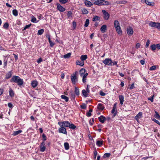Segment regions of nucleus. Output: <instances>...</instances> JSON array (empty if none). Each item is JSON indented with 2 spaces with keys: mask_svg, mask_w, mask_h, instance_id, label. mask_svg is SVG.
Returning a JSON list of instances; mask_svg holds the SVG:
<instances>
[{
  "mask_svg": "<svg viewBox=\"0 0 160 160\" xmlns=\"http://www.w3.org/2000/svg\"><path fill=\"white\" fill-rule=\"evenodd\" d=\"M10 81L11 82L17 83V85L20 87L22 86L24 83L22 79L21 78L19 77L16 76H13L10 79Z\"/></svg>",
  "mask_w": 160,
  "mask_h": 160,
  "instance_id": "obj_1",
  "label": "nucleus"
},
{
  "mask_svg": "<svg viewBox=\"0 0 160 160\" xmlns=\"http://www.w3.org/2000/svg\"><path fill=\"white\" fill-rule=\"evenodd\" d=\"M77 73L78 72L76 71L75 73L70 76L72 83L73 84H75L78 81V78L76 76Z\"/></svg>",
  "mask_w": 160,
  "mask_h": 160,
  "instance_id": "obj_2",
  "label": "nucleus"
},
{
  "mask_svg": "<svg viewBox=\"0 0 160 160\" xmlns=\"http://www.w3.org/2000/svg\"><path fill=\"white\" fill-rule=\"evenodd\" d=\"M149 25L150 26L156 28L160 30V23L151 22Z\"/></svg>",
  "mask_w": 160,
  "mask_h": 160,
  "instance_id": "obj_3",
  "label": "nucleus"
},
{
  "mask_svg": "<svg viewBox=\"0 0 160 160\" xmlns=\"http://www.w3.org/2000/svg\"><path fill=\"white\" fill-rule=\"evenodd\" d=\"M70 123L69 121H65L63 122H58L59 125H62L65 128L69 127Z\"/></svg>",
  "mask_w": 160,
  "mask_h": 160,
  "instance_id": "obj_4",
  "label": "nucleus"
},
{
  "mask_svg": "<svg viewBox=\"0 0 160 160\" xmlns=\"http://www.w3.org/2000/svg\"><path fill=\"white\" fill-rule=\"evenodd\" d=\"M102 62L105 65L108 66H112V61L110 58H106Z\"/></svg>",
  "mask_w": 160,
  "mask_h": 160,
  "instance_id": "obj_5",
  "label": "nucleus"
},
{
  "mask_svg": "<svg viewBox=\"0 0 160 160\" xmlns=\"http://www.w3.org/2000/svg\"><path fill=\"white\" fill-rule=\"evenodd\" d=\"M60 126V128L58 129V132L60 133H62L65 134H67V131L66 129L62 125H59Z\"/></svg>",
  "mask_w": 160,
  "mask_h": 160,
  "instance_id": "obj_6",
  "label": "nucleus"
},
{
  "mask_svg": "<svg viewBox=\"0 0 160 160\" xmlns=\"http://www.w3.org/2000/svg\"><path fill=\"white\" fill-rule=\"evenodd\" d=\"M102 12L103 13L104 16L103 18L105 20H108L109 19L110 17V14L108 12L104 10H102Z\"/></svg>",
  "mask_w": 160,
  "mask_h": 160,
  "instance_id": "obj_7",
  "label": "nucleus"
},
{
  "mask_svg": "<svg viewBox=\"0 0 160 160\" xmlns=\"http://www.w3.org/2000/svg\"><path fill=\"white\" fill-rule=\"evenodd\" d=\"M127 32L128 35L131 36L133 33L132 28L131 26L128 27L127 28Z\"/></svg>",
  "mask_w": 160,
  "mask_h": 160,
  "instance_id": "obj_8",
  "label": "nucleus"
},
{
  "mask_svg": "<svg viewBox=\"0 0 160 160\" xmlns=\"http://www.w3.org/2000/svg\"><path fill=\"white\" fill-rule=\"evenodd\" d=\"M56 5L57 9L59 10L60 12H63L65 10V8L61 6L59 3H57Z\"/></svg>",
  "mask_w": 160,
  "mask_h": 160,
  "instance_id": "obj_9",
  "label": "nucleus"
},
{
  "mask_svg": "<svg viewBox=\"0 0 160 160\" xmlns=\"http://www.w3.org/2000/svg\"><path fill=\"white\" fill-rule=\"evenodd\" d=\"M40 151L42 152H43L45 151L46 147H45V143L42 142L39 146Z\"/></svg>",
  "mask_w": 160,
  "mask_h": 160,
  "instance_id": "obj_10",
  "label": "nucleus"
},
{
  "mask_svg": "<svg viewBox=\"0 0 160 160\" xmlns=\"http://www.w3.org/2000/svg\"><path fill=\"white\" fill-rule=\"evenodd\" d=\"M91 1L95 4L99 6H102V0H91Z\"/></svg>",
  "mask_w": 160,
  "mask_h": 160,
  "instance_id": "obj_11",
  "label": "nucleus"
},
{
  "mask_svg": "<svg viewBox=\"0 0 160 160\" xmlns=\"http://www.w3.org/2000/svg\"><path fill=\"white\" fill-rule=\"evenodd\" d=\"M38 84V82L37 80H33L31 82V85L33 88H35L37 86Z\"/></svg>",
  "mask_w": 160,
  "mask_h": 160,
  "instance_id": "obj_12",
  "label": "nucleus"
},
{
  "mask_svg": "<svg viewBox=\"0 0 160 160\" xmlns=\"http://www.w3.org/2000/svg\"><path fill=\"white\" fill-rule=\"evenodd\" d=\"M98 119L99 121L102 123H104L106 119V118L102 115L99 117Z\"/></svg>",
  "mask_w": 160,
  "mask_h": 160,
  "instance_id": "obj_13",
  "label": "nucleus"
},
{
  "mask_svg": "<svg viewBox=\"0 0 160 160\" xmlns=\"http://www.w3.org/2000/svg\"><path fill=\"white\" fill-rule=\"evenodd\" d=\"M107 27L106 25H103L100 28V30L102 33H104L107 31Z\"/></svg>",
  "mask_w": 160,
  "mask_h": 160,
  "instance_id": "obj_14",
  "label": "nucleus"
},
{
  "mask_svg": "<svg viewBox=\"0 0 160 160\" xmlns=\"http://www.w3.org/2000/svg\"><path fill=\"white\" fill-rule=\"evenodd\" d=\"M115 28L118 33V34L121 35L122 34V31L120 26L118 27L117 26Z\"/></svg>",
  "mask_w": 160,
  "mask_h": 160,
  "instance_id": "obj_15",
  "label": "nucleus"
},
{
  "mask_svg": "<svg viewBox=\"0 0 160 160\" xmlns=\"http://www.w3.org/2000/svg\"><path fill=\"white\" fill-rule=\"evenodd\" d=\"M9 96L11 97L12 98L15 95L14 92L13 91V90L11 88H10L9 90Z\"/></svg>",
  "mask_w": 160,
  "mask_h": 160,
  "instance_id": "obj_16",
  "label": "nucleus"
},
{
  "mask_svg": "<svg viewBox=\"0 0 160 160\" xmlns=\"http://www.w3.org/2000/svg\"><path fill=\"white\" fill-rule=\"evenodd\" d=\"M142 112H139L137 115L135 117V119L138 121L139 118L142 117Z\"/></svg>",
  "mask_w": 160,
  "mask_h": 160,
  "instance_id": "obj_17",
  "label": "nucleus"
},
{
  "mask_svg": "<svg viewBox=\"0 0 160 160\" xmlns=\"http://www.w3.org/2000/svg\"><path fill=\"white\" fill-rule=\"evenodd\" d=\"M12 71H10L8 72L6 74L5 78L8 79L10 78L12 76Z\"/></svg>",
  "mask_w": 160,
  "mask_h": 160,
  "instance_id": "obj_18",
  "label": "nucleus"
},
{
  "mask_svg": "<svg viewBox=\"0 0 160 160\" xmlns=\"http://www.w3.org/2000/svg\"><path fill=\"white\" fill-rule=\"evenodd\" d=\"M85 4L86 6L88 7H90L93 5L90 1L88 0H86L85 1Z\"/></svg>",
  "mask_w": 160,
  "mask_h": 160,
  "instance_id": "obj_19",
  "label": "nucleus"
},
{
  "mask_svg": "<svg viewBox=\"0 0 160 160\" xmlns=\"http://www.w3.org/2000/svg\"><path fill=\"white\" fill-rule=\"evenodd\" d=\"M103 141L102 140H97V141L96 144L97 145L98 147H101L103 145Z\"/></svg>",
  "mask_w": 160,
  "mask_h": 160,
  "instance_id": "obj_20",
  "label": "nucleus"
},
{
  "mask_svg": "<svg viewBox=\"0 0 160 160\" xmlns=\"http://www.w3.org/2000/svg\"><path fill=\"white\" fill-rule=\"evenodd\" d=\"M97 108L98 109L102 111L104 108V107L103 105L101 103H98V105Z\"/></svg>",
  "mask_w": 160,
  "mask_h": 160,
  "instance_id": "obj_21",
  "label": "nucleus"
},
{
  "mask_svg": "<svg viewBox=\"0 0 160 160\" xmlns=\"http://www.w3.org/2000/svg\"><path fill=\"white\" fill-rule=\"evenodd\" d=\"M119 98L120 101V103L121 105H122L124 101V97L122 95H120L119 96Z\"/></svg>",
  "mask_w": 160,
  "mask_h": 160,
  "instance_id": "obj_22",
  "label": "nucleus"
},
{
  "mask_svg": "<svg viewBox=\"0 0 160 160\" xmlns=\"http://www.w3.org/2000/svg\"><path fill=\"white\" fill-rule=\"evenodd\" d=\"M102 5H108L111 4V3L107 1L102 0Z\"/></svg>",
  "mask_w": 160,
  "mask_h": 160,
  "instance_id": "obj_23",
  "label": "nucleus"
},
{
  "mask_svg": "<svg viewBox=\"0 0 160 160\" xmlns=\"http://www.w3.org/2000/svg\"><path fill=\"white\" fill-rule=\"evenodd\" d=\"M86 70L84 68H82L79 71L80 74L81 76L82 77L85 74Z\"/></svg>",
  "mask_w": 160,
  "mask_h": 160,
  "instance_id": "obj_24",
  "label": "nucleus"
},
{
  "mask_svg": "<svg viewBox=\"0 0 160 160\" xmlns=\"http://www.w3.org/2000/svg\"><path fill=\"white\" fill-rule=\"evenodd\" d=\"M100 18L99 17L95 16L93 17L92 21L94 22H96L97 21H99L100 20Z\"/></svg>",
  "mask_w": 160,
  "mask_h": 160,
  "instance_id": "obj_25",
  "label": "nucleus"
},
{
  "mask_svg": "<svg viewBox=\"0 0 160 160\" xmlns=\"http://www.w3.org/2000/svg\"><path fill=\"white\" fill-rule=\"evenodd\" d=\"M84 62H82L79 60L77 61L76 62L77 65H79L80 66H83L84 65Z\"/></svg>",
  "mask_w": 160,
  "mask_h": 160,
  "instance_id": "obj_26",
  "label": "nucleus"
},
{
  "mask_svg": "<svg viewBox=\"0 0 160 160\" xmlns=\"http://www.w3.org/2000/svg\"><path fill=\"white\" fill-rule=\"evenodd\" d=\"M88 75V73H86L83 75L82 79V81L83 83H85L86 82V78H87V77Z\"/></svg>",
  "mask_w": 160,
  "mask_h": 160,
  "instance_id": "obj_27",
  "label": "nucleus"
},
{
  "mask_svg": "<svg viewBox=\"0 0 160 160\" xmlns=\"http://www.w3.org/2000/svg\"><path fill=\"white\" fill-rule=\"evenodd\" d=\"M70 96L72 100H75V94L72 92H70Z\"/></svg>",
  "mask_w": 160,
  "mask_h": 160,
  "instance_id": "obj_28",
  "label": "nucleus"
},
{
  "mask_svg": "<svg viewBox=\"0 0 160 160\" xmlns=\"http://www.w3.org/2000/svg\"><path fill=\"white\" fill-rule=\"evenodd\" d=\"M22 132V130H19L18 131L14 132L12 135L14 136H15L21 133Z\"/></svg>",
  "mask_w": 160,
  "mask_h": 160,
  "instance_id": "obj_29",
  "label": "nucleus"
},
{
  "mask_svg": "<svg viewBox=\"0 0 160 160\" xmlns=\"http://www.w3.org/2000/svg\"><path fill=\"white\" fill-rule=\"evenodd\" d=\"M65 149L66 150H68L69 148V143L68 142H65L64 143Z\"/></svg>",
  "mask_w": 160,
  "mask_h": 160,
  "instance_id": "obj_30",
  "label": "nucleus"
},
{
  "mask_svg": "<svg viewBox=\"0 0 160 160\" xmlns=\"http://www.w3.org/2000/svg\"><path fill=\"white\" fill-rule=\"evenodd\" d=\"M61 98L62 99H64L65 102H68V98L64 95H61Z\"/></svg>",
  "mask_w": 160,
  "mask_h": 160,
  "instance_id": "obj_31",
  "label": "nucleus"
},
{
  "mask_svg": "<svg viewBox=\"0 0 160 160\" xmlns=\"http://www.w3.org/2000/svg\"><path fill=\"white\" fill-rule=\"evenodd\" d=\"M88 58L87 55H82L80 57V59L82 61L84 62V61L86 60Z\"/></svg>",
  "mask_w": 160,
  "mask_h": 160,
  "instance_id": "obj_32",
  "label": "nucleus"
},
{
  "mask_svg": "<svg viewBox=\"0 0 160 160\" xmlns=\"http://www.w3.org/2000/svg\"><path fill=\"white\" fill-rule=\"evenodd\" d=\"M145 2L147 5L151 6H153L154 5V3L149 2L148 0H145Z\"/></svg>",
  "mask_w": 160,
  "mask_h": 160,
  "instance_id": "obj_33",
  "label": "nucleus"
},
{
  "mask_svg": "<svg viewBox=\"0 0 160 160\" xmlns=\"http://www.w3.org/2000/svg\"><path fill=\"white\" fill-rule=\"evenodd\" d=\"M116 108H113L112 109L111 111V112L113 114V117H115L116 116L117 114V111L116 110L115 111V110L116 109Z\"/></svg>",
  "mask_w": 160,
  "mask_h": 160,
  "instance_id": "obj_34",
  "label": "nucleus"
},
{
  "mask_svg": "<svg viewBox=\"0 0 160 160\" xmlns=\"http://www.w3.org/2000/svg\"><path fill=\"white\" fill-rule=\"evenodd\" d=\"M155 114L154 115V117L157 119L160 120V116L159 115L158 112L157 111L155 112Z\"/></svg>",
  "mask_w": 160,
  "mask_h": 160,
  "instance_id": "obj_35",
  "label": "nucleus"
},
{
  "mask_svg": "<svg viewBox=\"0 0 160 160\" xmlns=\"http://www.w3.org/2000/svg\"><path fill=\"white\" fill-rule=\"evenodd\" d=\"M114 26L115 28L117 26L118 27L120 26V23L117 20H115L114 22Z\"/></svg>",
  "mask_w": 160,
  "mask_h": 160,
  "instance_id": "obj_36",
  "label": "nucleus"
},
{
  "mask_svg": "<svg viewBox=\"0 0 160 160\" xmlns=\"http://www.w3.org/2000/svg\"><path fill=\"white\" fill-rule=\"evenodd\" d=\"M69 128L73 130H74L76 128V126L73 124H70Z\"/></svg>",
  "mask_w": 160,
  "mask_h": 160,
  "instance_id": "obj_37",
  "label": "nucleus"
},
{
  "mask_svg": "<svg viewBox=\"0 0 160 160\" xmlns=\"http://www.w3.org/2000/svg\"><path fill=\"white\" fill-rule=\"evenodd\" d=\"M75 92L77 96H78L79 94V88L76 87H75Z\"/></svg>",
  "mask_w": 160,
  "mask_h": 160,
  "instance_id": "obj_38",
  "label": "nucleus"
},
{
  "mask_svg": "<svg viewBox=\"0 0 160 160\" xmlns=\"http://www.w3.org/2000/svg\"><path fill=\"white\" fill-rule=\"evenodd\" d=\"M82 13L83 14H86L88 13V12L85 8H83L82 10Z\"/></svg>",
  "mask_w": 160,
  "mask_h": 160,
  "instance_id": "obj_39",
  "label": "nucleus"
},
{
  "mask_svg": "<svg viewBox=\"0 0 160 160\" xmlns=\"http://www.w3.org/2000/svg\"><path fill=\"white\" fill-rule=\"evenodd\" d=\"M44 30L43 29H42L38 30L37 34L38 35H41L43 33Z\"/></svg>",
  "mask_w": 160,
  "mask_h": 160,
  "instance_id": "obj_40",
  "label": "nucleus"
},
{
  "mask_svg": "<svg viewBox=\"0 0 160 160\" xmlns=\"http://www.w3.org/2000/svg\"><path fill=\"white\" fill-rule=\"evenodd\" d=\"M82 92L83 96L86 97L88 96V92L84 89H83L82 91Z\"/></svg>",
  "mask_w": 160,
  "mask_h": 160,
  "instance_id": "obj_41",
  "label": "nucleus"
},
{
  "mask_svg": "<svg viewBox=\"0 0 160 160\" xmlns=\"http://www.w3.org/2000/svg\"><path fill=\"white\" fill-rule=\"evenodd\" d=\"M13 14L15 16H17L18 15V11L15 9L12 10Z\"/></svg>",
  "mask_w": 160,
  "mask_h": 160,
  "instance_id": "obj_42",
  "label": "nucleus"
},
{
  "mask_svg": "<svg viewBox=\"0 0 160 160\" xmlns=\"http://www.w3.org/2000/svg\"><path fill=\"white\" fill-rule=\"evenodd\" d=\"M72 12L71 11H69L67 13V16L68 18H72Z\"/></svg>",
  "mask_w": 160,
  "mask_h": 160,
  "instance_id": "obj_43",
  "label": "nucleus"
},
{
  "mask_svg": "<svg viewBox=\"0 0 160 160\" xmlns=\"http://www.w3.org/2000/svg\"><path fill=\"white\" fill-rule=\"evenodd\" d=\"M9 24L8 22H6L3 26V27L5 29H8V28Z\"/></svg>",
  "mask_w": 160,
  "mask_h": 160,
  "instance_id": "obj_44",
  "label": "nucleus"
},
{
  "mask_svg": "<svg viewBox=\"0 0 160 160\" xmlns=\"http://www.w3.org/2000/svg\"><path fill=\"white\" fill-rule=\"evenodd\" d=\"M89 23V20L88 19H87L86 20L85 22V24L84 25V26L85 27H87L88 26Z\"/></svg>",
  "mask_w": 160,
  "mask_h": 160,
  "instance_id": "obj_45",
  "label": "nucleus"
},
{
  "mask_svg": "<svg viewBox=\"0 0 160 160\" xmlns=\"http://www.w3.org/2000/svg\"><path fill=\"white\" fill-rule=\"evenodd\" d=\"M71 53H67V54H65L64 55V58H69L71 55Z\"/></svg>",
  "mask_w": 160,
  "mask_h": 160,
  "instance_id": "obj_46",
  "label": "nucleus"
},
{
  "mask_svg": "<svg viewBox=\"0 0 160 160\" xmlns=\"http://www.w3.org/2000/svg\"><path fill=\"white\" fill-rule=\"evenodd\" d=\"M150 48L151 49L154 51L156 49V45L155 44H152L150 46Z\"/></svg>",
  "mask_w": 160,
  "mask_h": 160,
  "instance_id": "obj_47",
  "label": "nucleus"
},
{
  "mask_svg": "<svg viewBox=\"0 0 160 160\" xmlns=\"http://www.w3.org/2000/svg\"><path fill=\"white\" fill-rule=\"evenodd\" d=\"M126 1H117V3L118 4H125L127 2Z\"/></svg>",
  "mask_w": 160,
  "mask_h": 160,
  "instance_id": "obj_48",
  "label": "nucleus"
},
{
  "mask_svg": "<svg viewBox=\"0 0 160 160\" xmlns=\"http://www.w3.org/2000/svg\"><path fill=\"white\" fill-rule=\"evenodd\" d=\"M154 96V94L151 97L148 98V100L151 101L152 102H153V98Z\"/></svg>",
  "mask_w": 160,
  "mask_h": 160,
  "instance_id": "obj_49",
  "label": "nucleus"
},
{
  "mask_svg": "<svg viewBox=\"0 0 160 160\" xmlns=\"http://www.w3.org/2000/svg\"><path fill=\"white\" fill-rule=\"evenodd\" d=\"M110 155L111 154L110 153H105L104 154L103 157L104 158H108L110 156Z\"/></svg>",
  "mask_w": 160,
  "mask_h": 160,
  "instance_id": "obj_50",
  "label": "nucleus"
},
{
  "mask_svg": "<svg viewBox=\"0 0 160 160\" xmlns=\"http://www.w3.org/2000/svg\"><path fill=\"white\" fill-rule=\"evenodd\" d=\"M42 142H45V141H46L47 139V137H46V136L44 134H43L42 135Z\"/></svg>",
  "mask_w": 160,
  "mask_h": 160,
  "instance_id": "obj_51",
  "label": "nucleus"
},
{
  "mask_svg": "<svg viewBox=\"0 0 160 160\" xmlns=\"http://www.w3.org/2000/svg\"><path fill=\"white\" fill-rule=\"evenodd\" d=\"M156 66L155 65H153L150 68L149 70L151 71L154 70L156 69Z\"/></svg>",
  "mask_w": 160,
  "mask_h": 160,
  "instance_id": "obj_52",
  "label": "nucleus"
},
{
  "mask_svg": "<svg viewBox=\"0 0 160 160\" xmlns=\"http://www.w3.org/2000/svg\"><path fill=\"white\" fill-rule=\"evenodd\" d=\"M36 18L34 17H33L32 18V19L31 20V21L33 23H36V22H38V21L37 22H36Z\"/></svg>",
  "mask_w": 160,
  "mask_h": 160,
  "instance_id": "obj_53",
  "label": "nucleus"
},
{
  "mask_svg": "<svg viewBox=\"0 0 160 160\" xmlns=\"http://www.w3.org/2000/svg\"><path fill=\"white\" fill-rule=\"evenodd\" d=\"M32 24L31 23L26 25L24 28L23 29V30H26L27 29H28L29 28L31 25Z\"/></svg>",
  "mask_w": 160,
  "mask_h": 160,
  "instance_id": "obj_54",
  "label": "nucleus"
},
{
  "mask_svg": "<svg viewBox=\"0 0 160 160\" xmlns=\"http://www.w3.org/2000/svg\"><path fill=\"white\" fill-rule=\"evenodd\" d=\"M94 122V118H92V120H89V123L90 125L92 126L93 124V123Z\"/></svg>",
  "mask_w": 160,
  "mask_h": 160,
  "instance_id": "obj_55",
  "label": "nucleus"
},
{
  "mask_svg": "<svg viewBox=\"0 0 160 160\" xmlns=\"http://www.w3.org/2000/svg\"><path fill=\"white\" fill-rule=\"evenodd\" d=\"M94 156H93V158L94 159H96L97 155V152L96 150L94 151H93Z\"/></svg>",
  "mask_w": 160,
  "mask_h": 160,
  "instance_id": "obj_56",
  "label": "nucleus"
},
{
  "mask_svg": "<svg viewBox=\"0 0 160 160\" xmlns=\"http://www.w3.org/2000/svg\"><path fill=\"white\" fill-rule=\"evenodd\" d=\"M68 0H59V2L62 4H65L68 2Z\"/></svg>",
  "mask_w": 160,
  "mask_h": 160,
  "instance_id": "obj_57",
  "label": "nucleus"
},
{
  "mask_svg": "<svg viewBox=\"0 0 160 160\" xmlns=\"http://www.w3.org/2000/svg\"><path fill=\"white\" fill-rule=\"evenodd\" d=\"M81 108L82 109H85L86 108V105L85 104L83 103L81 106Z\"/></svg>",
  "mask_w": 160,
  "mask_h": 160,
  "instance_id": "obj_58",
  "label": "nucleus"
},
{
  "mask_svg": "<svg viewBox=\"0 0 160 160\" xmlns=\"http://www.w3.org/2000/svg\"><path fill=\"white\" fill-rule=\"evenodd\" d=\"M72 25L73 27V30L75 29L77 26L76 22L75 21H73Z\"/></svg>",
  "mask_w": 160,
  "mask_h": 160,
  "instance_id": "obj_59",
  "label": "nucleus"
},
{
  "mask_svg": "<svg viewBox=\"0 0 160 160\" xmlns=\"http://www.w3.org/2000/svg\"><path fill=\"white\" fill-rule=\"evenodd\" d=\"M152 120L160 126V122L157 120L155 118L152 119Z\"/></svg>",
  "mask_w": 160,
  "mask_h": 160,
  "instance_id": "obj_60",
  "label": "nucleus"
},
{
  "mask_svg": "<svg viewBox=\"0 0 160 160\" xmlns=\"http://www.w3.org/2000/svg\"><path fill=\"white\" fill-rule=\"evenodd\" d=\"M49 42L50 43V46L51 47H53L55 44V43L54 42H52L51 40L49 41Z\"/></svg>",
  "mask_w": 160,
  "mask_h": 160,
  "instance_id": "obj_61",
  "label": "nucleus"
},
{
  "mask_svg": "<svg viewBox=\"0 0 160 160\" xmlns=\"http://www.w3.org/2000/svg\"><path fill=\"white\" fill-rule=\"evenodd\" d=\"M150 41L148 39L147 41L146 44L145 45V47L146 48H147L148 47V46L150 44Z\"/></svg>",
  "mask_w": 160,
  "mask_h": 160,
  "instance_id": "obj_62",
  "label": "nucleus"
},
{
  "mask_svg": "<svg viewBox=\"0 0 160 160\" xmlns=\"http://www.w3.org/2000/svg\"><path fill=\"white\" fill-rule=\"evenodd\" d=\"M99 94L101 96H105L106 94L105 92H103L102 91H100Z\"/></svg>",
  "mask_w": 160,
  "mask_h": 160,
  "instance_id": "obj_63",
  "label": "nucleus"
},
{
  "mask_svg": "<svg viewBox=\"0 0 160 160\" xmlns=\"http://www.w3.org/2000/svg\"><path fill=\"white\" fill-rule=\"evenodd\" d=\"M8 106L10 108H12L13 107V105L11 102H9L8 103Z\"/></svg>",
  "mask_w": 160,
  "mask_h": 160,
  "instance_id": "obj_64",
  "label": "nucleus"
}]
</instances>
